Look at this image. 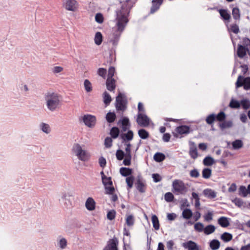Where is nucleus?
Segmentation results:
<instances>
[{
    "label": "nucleus",
    "mask_w": 250,
    "mask_h": 250,
    "mask_svg": "<svg viewBox=\"0 0 250 250\" xmlns=\"http://www.w3.org/2000/svg\"><path fill=\"white\" fill-rule=\"evenodd\" d=\"M130 0H126L125 3L122 5L121 9H117L116 11L117 31H123L128 22V17L132 5L129 6L126 3L128 2Z\"/></svg>",
    "instance_id": "f257e3e1"
},
{
    "label": "nucleus",
    "mask_w": 250,
    "mask_h": 250,
    "mask_svg": "<svg viewBox=\"0 0 250 250\" xmlns=\"http://www.w3.org/2000/svg\"><path fill=\"white\" fill-rule=\"evenodd\" d=\"M44 99L49 110L54 111L59 107L61 100L57 93L51 91L47 92L45 94Z\"/></svg>",
    "instance_id": "f03ea898"
},
{
    "label": "nucleus",
    "mask_w": 250,
    "mask_h": 250,
    "mask_svg": "<svg viewBox=\"0 0 250 250\" xmlns=\"http://www.w3.org/2000/svg\"><path fill=\"white\" fill-rule=\"evenodd\" d=\"M172 187V191L176 195H185L188 191L187 185L181 180H174Z\"/></svg>",
    "instance_id": "7ed1b4c3"
},
{
    "label": "nucleus",
    "mask_w": 250,
    "mask_h": 250,
    "mask_svg": "<svg viewBox=\"0 0 250 250\" xmlns=\"http://www.w3.org/2000/svg\"><path fill=\"white\" fill-rule=\"evenodd\" d=\"M72 151L78 159L81 161H87L90 157V155L88 152L83 149L79 144H74Z\"/></svg>",
    "instance_id": "20e7f679"
},
{
    "label": "nucleus",
    "mask_w": 250,
    "mask_h": 250,
    "mask_svg": "<svg viewBox=\"0 0 250 250\" xmlns=\"http://www.w3.org/2000/svg\"><path fill=\"white\" fill-rule=\"evenodd\" d=\"M71 197H72V194L70 192H62L58 196L59 204L62 207L65 208H70L71 205L70 198Z\"/></svg>",
    "instance_id": "39448f33"
},
{
    "label": "nucleus",
    "mask_w": 250,
    "mask_h": 250,
    "mask_svg": "<svg viewBox=\"0 0 250 250\" xmlns=\"http://www.w3.org/2000/svg\"><path fill=\"white\" fill-rule=\"evenodd\" d=\"M235 85L236 88L243 86L245 90L250 89V77L244 78L241 75L239 76Z\"/></svg>",
    "instance_id": "423d86ee"
},
{
    "label": "nucleus",
    "mask_w": 250,
    "mask_h": 250,
    "mask_svg": "<svg viewBox=\"0 0 250 250\" xmlns=\"http://www.w3.org/2000/svg\"><path fill=\"white\" fill-rule=\"evenodd\" d=\"M116 107L118 110L124 111L126 108V99L125 95L119 92L116 99Z\"/></svg>",
    "instance_id": "0eeeda50"
},
{
    "label": "nucleus",
    "mask_w": 250,
    "mask_h": 250,
    "mask_svg": "<svg viewBox=\"0 0 250 250\" xmlns=\"http://www.w3.org/2000/svg\"><path fill=\"white\" fill-rule=\"evenodd\" d=\"M136 122L140 126L146 127L149 125L150 119L146 115L140 113L138 114Z\"/></svg>",
    "instance_id": "6e6552de"
},
{
    "label": "nucleus",
    "mask_w": 250,
    "mask_h": 250,
    "mask_svg": "<svg viewBox=\"0 0 250 250\" xmlns=\"http://www.w3.org/2000/svg\"><path fill=\"white\" fill-rule=\"evenodd\" d=\"M82 120L86 126L90 128L95 126L96 119L94 116L89 114L84 115L82 117Z\"/></svg>",
    "instance_id": "1a4fd4ad"
},
{
    "label": "nucleus",
    "mask_w": 250,
    "mask_h": 250,
    "mask_svg": "<svg viewBox=\"0 0 250 250\" xmlns=\"http://www.w3.org/2000/svg\"><path fill=\"white\" fill-rule=\"evenodd\" d=\"M63 6L67 10L75 11L78 8V3L76 0H65Z\"/></svg>",
    "instance_id": "9d476101"
},
{
    "label": "nucleus",
    "mask_w": 250,
    "mask_h": 250,
    "mask_svg": "<svg viewBox=\"0 0 250 250\" xmlns=\"http://www.w3.org/2000/svg\"><path fill=\"white\" fill-rule=\"evenodd\" d=\"M118 240L116 237H114L112 239L109 240L107 245L104 248L103 250H118L117 245Z\"/></svg>",
    "instance_id": "9b49d317"
},
{
    "label": "nucleus",
    "mask_w": 250,
    "mask_h": 250,
    "mask_svg": "<svg viewBox=\"0 0 250 250\" xmlns=\"http://www.w3.org/2000/svg\"><path fill=\"white\" fill-rule=\"evenodd\" d=\"M182 246L188 250H200V247L195 242L191 240L183 243Z\"/></svg>",
    "instance_id": "f8f14e48"
},
{
    "label": "nucleus",
    "mask_w": 250,
    "mask_h": 250,
    "mask_svg": "<svg viewBox=\"0 0 250 250\" xmlns=\"http://www.w3.org/2000/svg\"><path fill=\"white\" fill-rule=\"evenodd\" d=\"M189 155L192 159H195L198 156L196 145L195 144V143H194L193 142H189Z\"/></svg>",
    "instance_id": "ddd939ff"
},
{
    "label": "nucleus",
    "mask_w": 250,
    "mask_h": 250,
    "mask_svg": "<svg viewBox=\"0 0 250 250\" xmlns=\"http://www.w3.org/2000/svg\"><path fill=\"white\" fill-rule=\"evenodd\" d=\"M164 0H152V6L150 8L149 14H153L157 11L162 4Z\"/></svg>",
    "instance_id": "4468645a"
},
{
    "label": "nucleus",
    "mask_w": 250,
    "mask_h": 250,
    "mask_svg": "<svg viewBox=\"0 0 250 250\" xmlns=\"http://www.w3.org/2000/svg\"><path fill=\"white\" fill-rule=\"evenodd\" d=\"M56 246L62 250L66 249L67 246V240L65 238L61 236L58 237L57 240Z\"/></svg>",
    "instance_id": "2eb2a0df"
},
{
    "label": "nucleus",
    "mask_w": 250,
    "mask_h": 250,
    "mask_svg": "<svg viewBox=\"0 0 250 250\" xmlns=\"http://www.w3.org/2000/svg\"><path fill=\"white\" fill-rule=\"evenodd\" d=\"M121 137L123 140V143L128 142L132 140L133 138V132L131 130H129L126 133L122 134Z\"/></svg>",
    "instance_id": "dca6fc26"
},
{
    "label": "nucleus",
    "mask_w": 250,
    "mask_h": 250,
    "mask_svg": "<svg viewBox=\"0 0 250 250\" xmlns=\"http://www.w3.org/2000/svg\"><path fill=\"white\" fill-rule=\"evenodd\" d=\"M85 207L88 210H93L95 208V202L91 197L87 198L85 202Z\"/></svg>",
    "instance_id": "f3484780"
},
{
    "label": "nucleus",
    "mask_w": 250,
    "mask_h": 250,
    "mask_svg": "<svg viewBox=\"0 0 250 250\" xmlns=\"http://www.w3.org/2000/svg\"><path fill=\"white\" fill-rule=\"evenodd\" d=\"M40 129L44 133L46 134H49L51 131L50 125L45 123H41L39 125Z\"/></svg>",
    "instance_id": "a211bd4d"
},
{
    "label": "nucleus",
    "mask_w": 250,
    "mask_h": 250,
    "mask_svg": "<svg viewBox=\"0 0 250 250\" xmlns=\"http://www.w3.org/2000/svg\"><path fill=\"white\" fill-rule=\"evenodd\" d=\"M107 89L112 91L115 88V80L114 79H107L106 82Z\"/></svg>",
    "instance_id": "6ab92c4d"
},
{
    "label": "nucleus",
    "mask_w": 250,
    "mask_h": 250,
    "mask_svg": "<svg viewBox=\"0 0 250 250\" xmlns=\"http://www.w3.org/2000/svg\"><path fill=\"white\" fill-rule=\"evenodd\" d=\"M218 223L223 228H226L229 225V222L226 217H221L218 219Z\"/></svg>",
    "instance_id": "aec40b11"
},
{
    "label": "nucleus",
    "mask_w": 250,
    "mask_h": 250,
    "mask_svg": "<svg viewBox=\"0 0 250 250\" xmlns=\"http://www.w3.org/2000/svg\"><path fill=\"white\" fill-rule=\"evenodd\" d=\"M176 131L180 134H188L189 132V128L187 125H181L176 128Z\"/></svg>",
    "instance_id": "412c9836"
},
{
    "label": "nucleus",
    "mask_w": 250,
    "mask_h": 250,
    "mask_svg": "<svg viewBox=\"0 0 250 250\" xmlns=\"http://www.w3.org/2000/svg\"><path fill=\"white\" fill-rule=\"evenodd\" d=\"M203 193L206 197L210 199L214 198L216 196V192L210 189H205Z\"/></svg>",
    "instance_id": "4be33fe9"
},
{
    "label": "nucleus",
    "mask_w": 250,
    "mask_h": 250,
    "mask_svg": "<svg viewBox=\"0 0 250 250\" xmlns=\"http://www.w3.org/2000/svg\"><path fill=\"white\" fill-rule=\"evenodd\" d=\"M132 169L127 167H121L120 169V172L121 174L125 177L128 176L131 174Z\"/></svg>",
    "instance_id": "5701e85b"
},
{
    "label": "nucleus",
    "mask_w": 250,
    "mask_h": 250,
    "mask_svg": "<svg viewBox=\"0 0 250 250\" xmlns=\"http://www.w3.org/2000/svg\"><path fill=\"white\" fill-rule=\"evenodd\" d=\"M233 123L231 121H225L219 124V127L222 130L232 127Z\"/></svg>",
    "instance_id": "b1692460"
},
{
    "label": "nucleus",
    "mask_w": 250,
    "mask_h": 250,
    "mask_svg": "<svg viewBox=\"0 0 250 250\" xmlns=\"http://www.w3.org/2000/svg\"><path fill=\"white\" fill-rule=\"evenodd\" d=\"M220 246V242L216 239H213L210 242L209 247L212 250H218Z\"/></svg>",
    "instance_id": "393cba45"
},
{
    "label": "nucleus",
    "mask_w": 250,
    "mask_h": 250,
    "mask_svg": "<svg viewBox=\"0 0 250 250\" xmlns=\"http://www.w3.org/2000/svg\"><path fill=\"white\" fill-rule=\"evenodd\" d=\"M137 189L141 193L145 191V184L140 180L138 179L136 184Z\"/></svg>",
    "instance_id": "a878e982"
},
{
    "label": "nucleus",
    "mask_w": 250,
    "mask_h": 250,
    "mask_svg": "<svg viewBox=\"0 0 250 250\" xmlns=\"http://www.w3.org/2000/svg\"><path fill=\"white\" fill-rule=\"evenodd\" d=\"M153 227L155 230H158L160 228L159 221L156 215H153L151 217Z\"/></svg>",
    "instance_id": "bb28decb"
},
{
    "label": "nucleus",
    "mask_w": 250,
    "mask_h": 250,
    "mask_svg": "<svg viewBox=\"0 0 250 250\" xmlns=\"http://www.w3.org/2000/svg\"><path fill=\"white\" fill-rule=\"evenodd\" d=\"M246 54V49L242 45H239L237 49V54L239 57L242 58Z\"/></svg>",
    "instance_id": "cd10ccee"
},
{
    "label": "nucleus",
    "mask_w": 250,
    "mask_h": 250,
    "mask_svg": "<svg viewBox=\"0 0 250 250\" xmlns=\"http://www.w3.org/2000/svg\"><path fill=\"white\" fill-rule=\"evenodd\" d=\"M154 160L157 162H161L165 160V155L160 152H157L153 156Z\"/></svg>",
    "instance_id": "c85d7f7f"
},
{
    "label": "nucleus",
    "mask_w": 250,
    "mask_h": 250,
    "mask_svg": "<svg viewBox=\"0 0 250 250\" xmlns=\"http://www.w3.org/2000/svg\"><path fill=\"white\" fill-rule=\"evenodd\" d=\"M214 163V159L210 156L205 157L203 160V164L206 166H212Z\"/></svg>",
    "instance_id": "c756f323"
},
{
    "label": "nucleus",
    "mask_w": 250,
    "mask_h": 250,
    "mask_svg": "<svg viewBox=\"0 0 250 250\" xmlns=\"http://www.w3.org/2000/svg\"><path fill=\"white\" fill-rule=\"evenodd\" d=\"M215 227L212 225H209L206 227L204 229V233L206 235H209L214 232Z\"/></svg>",
    "instance_id": "7c9ffc66"
},
{
    "label": "nucleus",
    "mask_w": 250,
    "mask_h": 250,
    "mask_svg": "<svg viewBox=\"0 0 250 250\" xmlns=\"http://www.w3.org/2000/svg\"><path fill=\"white\" fill-rule=\"evenodd\" d=\"M232 238V235L228 232H224L221 236V239L225 242L230 241Z\"/></svg>",
    "instance_id": "2f4dec72"
},
{
    "label": "nucleus",
    "mask_w": 250,
    "mask_h": 250,
    "mask_svg": "<svg viewBox=\"0 0 250 250\" xmlns=\"http://www.w3.org/2000/svg\"><path fill=\"white\" fill-rule=\"evenodd\" d=\"M138 135L142 139H146L149 137V133L144 129L138 130Z\"/></svg>",
    "instance_id": "473e14b6"
},
{
    "label": "nucleus",
    "mask_w": 250,
    "mask_h": 250,
    "mask_svg": "<svg viewBox=\"0 0 250 250\" xmlns=\"http://www.w3.org/2000/svg\"><path fill=\"white\" fill-rule=\"evenodd\" d=\"M211 169L209 168H205L202 171V176L205 179H208L211 175Z\"/></svg>",
    "instance_id": "72a5a7b5"
},
{
    "label": "nucleus",
    "mask_w": 250,
    "mask_h": 250,
    "mask_svg": "<svg viewBox=\"0 0 250 250\" xmlns=\"http://www.w3.org/2000/svg\"><path fill=\"white\" fill-rule=\"evenodd\" d=\"M182 216L184 218L189 219L192 216V212L190 209L186 208L183 211Z\"/></svg>",
    "instance_id": "f704fd0d"
},
{
    "label": "nucleus",
    "mask_w": 250,
    "mask_h": 250,
    "mask_svg": "<svg viewBox=\"0 0 250 250\" xmlns=\"http://www.w3.org/2000/svg\"><path fill=\"white\" fill-rule=\"evenodd\" d=\"M102 41L103 36L101 32H96L94 38L95 43L97 45H99L101 44Z\"/></svg>",
    "instance_id": "c9c22d12"
},
{
    "label": "nucleus",
    "mask_w": 250,
    "mask_h": 250,
    "mask_svg": "<svg viewBox=\"0 0 250 250\" xmlns=\"http://www.w3.org/2000/svg\"><path fill=\"white\" fill-rule=\"evenodd\" d=\"M103 99L104 102L106 105H108L111 101V97L106 91L103 94Z\"/></svg>",
    "instance_id": "e433bc0d"
},
{
    "label": "nucleus",
    "mask_w": 250,
    "mask_h": 250,
    "mask_svg": "<svg viewBox=\"0 0 250 250\" xmlns=\"http://www.w3.org/2000/svg\"><path fill=\"white\" fill-rule=\"evenodd\" d=\"M219 13L222 18L225 20H229L230 18V15L226 10L220 9Z\"/></svg>",
    "instance_id": "4c0bfd02"
},
{
    "label": "nucleus",
    "mask_w": 250,
    "mask_h": 250,
    "mask_svg": "<svg viewBox=\"0 0 250 250\" xmlns=\"http://www.w3.org/2000/svg\"><path fill=\"white\" fill-rule=\"evenodd\" d=\"M232 145L234 149H238L243 146V144L241 140H236L232 142Z\"/></svg>",
    "instance_id": "58836bf2"
},
{
    "label": "nucleus",
    "mask_w": 250,
    "mask_h": 250,
    "mask_svg": "<svg viewBox=\"0 0 250 250\" xmlns=\"http://www.w3.org/2000/svg\"><path fill=\"white\" fill-rule=\"evenodd\" d=\"M102 182L104 187L106 186H112V182L110 177H107L106 176H102Z\"/></svg>",
    "instance_id": "ea45409f"
},
{
    "label": "nucleus",
    "mask_w": 250,
    "mask_h": 250,
    "mask_svg": "<svg viewBox=\"0 0 250 250\" xmlns=\"http://www.w3.org/2000/svg\"><path fill=\"white\" fill-rule=\"evenodd\" d=\"M232 14L235 20H239L240 17V10L238 8L234 7L232 9Z\"/></svg>",
    "instance_id": "a19ab883"
},
{
    "label": "nucleus",
    "mask_w": 250,
    "mask_h": 250,
    "mask_svg": "<svg viewBox=\"0 0 250 250\" xmlns=\"http://www.w3.org/2000/svg\"><path fill=\"white\" fill-rule=\"evenodd\" d=\"M116 118L115 113L108 112L106 116V119L108 123H112L114 121Z\"/></svg>",
    "instance_id": "79ce46f5"
},
{
    "label": "nucleus",
    "mask_w": 250,
    "mask_h": 250,
    "mask_svg": "<svg viewBox=\"0 0 250 250\" xmlns=\"http://www.w3.org/2000/svg\"><path fill=\"white\" fill-rule=\"evenodd\" d=\"M229 106L232 108H239L240 106V103L236 100L231 99Z\"/></svg>",
    "instance_id": "37998d69"
},
{
    "label": "nucleus",
    "mask_w": 250,
    "mask_h": 250,
    "mask_svg": "<svg viewBox=\"0 0 250 250\" xmlns=\"http://www.w3.org/2000/svg\"><path fill=\"white\" fill-rule=\"evenodd\" d=\"M119 129L116 127H113L110 130V134L113 138H116L119 136Z\"/></svg>",
    "instance_id": "c03bdc74"
},
{
    "label": "nucleus",
    "mask_w": 250,
    "mask_h": 250,
    "mask_svg": "<svg viewBox=\"0 0 250 250\" xmlns=\"http://www.w3.org/2000/svg\"><path fill=\"white\" fill-rule=\"evenodd\" d=\"M134 223V219L132 215H128L126 218V224L128 226H132Z\"/></svg>",
    "instance_id": "a18cd8bd"
},
{
    "label": "nucleus",
    "mask_w": 250,
    "mask_h": 250,
    "mask_svg": "<svg viewBox=\"0 0 250 250\" xmlns=\"http://www.w3.org/2000/svg\"><path fill=\"white\" fill-rule=\"evenodd\" d=\"M131 154H125V158L124 160L123 164L125 166H130L131 164Z\"/></svg>",
    "instance_id": "49530a36"
},
{
    "label": "nucleus",
    "mask_w": 250,
    "mask_h": 250,
    "mask_svg": "<svg viewBox=\"0 0 250 250\" xmlns=\"http://www.w3.org/2000/svg\"><path fill=\"white\" fill-rule=\"evenodd\" d=\"M125 154L124 152L121 149H118L116 151V156L117 159L118 160H122L123 159L124 157H125Z\"/></svg>",
    "instance_id": "de8ad7c7"
},
{
    "label": "nucleus",
    "mask_w": 250,
    "mask_h": 250,
    "mask_svg": "<svg viewBox=\"0 0 250 250\" xmlns=\"http://www.w3.org/2000/svg\"><path fill=\"white\" fill-rule=\"evenodd\" d=\"M194 229L199 232H202L203 230L204 231L205 228H204V225L200 222L196 223L194 225Z\"/></svg>",
    "instance_id": "09e8293b"
},
{
    "label": "nucleus",
    "mask_w": 250,
    "mask_h": 250,
    "mask_svg": "<svg viewBox=\"0 0 250 250\" xmlns=\"http://www.w3.org/2000/svg\"><path fill=\"white\" fill-rule=\"evenodd\" d=\"M248 190L244 186H241L239 188V195L244 197H246L248 194Z\"/></svg>",
    "instance_id": "8fccbe9b"
},
{
    "label": "nucleus",
    "mask_w": 250,
    "mask_h": 250,
    "mask_svg": "<svg viewBox=\"0 0 250 250\" xmlns=\"http://www.w3.org/2000/svg\"><path fill=\"white\" fill-rule=\"evenodd\" d=\"M84 86L86 92H89L92 90L91 83L88 80H84Z\"/></svg>",
    "instance_id": "3c124183"
},
{
    "label": "nucleus",
    "mask_w": 250,
    "mask_h": 250,
    "mask_svg": "<svg viewBox=\"0 0 250 250\" xmlns=\"http://www.w3.org/2000/svg\"><path fill=\"white\" fill-rule=\"evenodd\" d=\"M241 104L243 106V108L245 109H247L250 108V101L247 99L242 100L241 101Z\"/></svg>",
    "instance_id": "603ef678"
},
{
    "label": "nucleus",
    "mask_w": 250,
    "mask_h": 250,
    "mask_svg": "<svg viewBox=\"0 0 250 250\" xmlns=\"http://www.w3.org/2000/svg\"><path fill=\"white\" fill-rule=\"evenodd\" d=\"M165 199L167 202H172L174 199V196L171 192H167L165 195Z\"/></svg>",
    "instance_id": "864d4df0"
},
{
    "label": "nucleus",
    "mask_w": 250,
    "mask_h": 250,
    "mask_svg": "<svg viewBox=\"0 0 250 250\" xmlns=\"http://www.w3.org/2000/svg\"><path fill=\"white\" fill-rule=\"evenodd\" d=\"M215 115L214 114L208 115L206 118V122L209 125L212 124L215 121Z\"/></svg>",
    "instance_id": "5fc2aeb1"
},
{
    "label": "nucleus",
    "mask_w": 250,
    "mask_h": 250,
    "mask_svg": "<svg viewBox=\"0 0 250 250\" xmlns=\"http://www.w3.org/2000/svg\"><path fill=\"white\" fill-rule=\"evenodd\" d=\"M134 178L133 176L128 177L126 178V182L127 186L129 188H131L133 187V182Z\"/></svg>",
    "instance_id": "6e6d98bb"
},
{
    "label": "nucleus",
    "mask_w": 250,
    "mask_h": 250,
    "mask_svg": "<svg viewBox=\"0 0 250 250\" xmlns=\"http://www.w3.org/2000/svg\"><path fill=\"white\" fill-rule=\"evenodd\" d=\"M95 21L99 23H102L104 21L103 15L100 13H97L95 17Z\"/></svg>",
    "instance_id": "4d7b16f0"
},
{
    "label": "nucleus",
    "mask_w": 250,
    "mask_h": 250,
    "mask_svg": "<svg viewBox=\"0 0 250 250\" xmlns=\"http://www.w3.org/2000/svg\"><path fill=\"white\" fill-rule=\"evenodd\" d=\"M226 117L225 113L224 112L221 111L218 113L216 116H215V118H216L217 121L222 122L225 120Z\"/></svg>",
    "instance_id": "13d9d810"
},
{
    "label": "nucleus",
    "mask_w": 250,
    "mask_h": 250,
    "mask_svg": "<svg viewBox=\"0 0 250 250\" xmlns=\"http://www.w3.org/2000/svg\"><path fill=\"white\" fill-rule=\"evenodd\" d=\"M116 214V211L112 209L109 211L107 214V218L110 220H112L115 218Z\"/></svg>",
    "instance_id": "bf43d9fd"
},
{
    "label": "nucleus",
    "mask_w": 250,
    "mask_h": 250,
    "mask_svg": "<svg viewBox=\"0 0 250 250\" xmlns=\"http://www.w3.org/2000/svg\"><path fill=\"white\" fill-rule=\"evenodd\" d=\"M112 140L110 137H106L104 140V145L107 147H110L112 146Z\"/></svg>",
    "instance_id": "052dcab7"
},
{
    "label": "nucleus",
    "mask_w": 250,
    "mask_h": 250,
    "mask_svg": "<svg viewBox=\"0 0 250 250\" xmlns=\"http://www.w3.org/2000/svg\"><path fill=\"white\" fill-rule=\"evenodd\" d=\"M106 194H112L114 191V188L112 186H106L105 187Z\"/></svg>",
    "instance_id": "680f3d73"
},
{
    "label": "nucleus",
    "mask_w": 250,
    "mask_h": 250,
    "mask_svg": "<svg viewBox=\"0 0 250 250\" xmlns=\"http://www.w3.org/2000/svg\"><path fill=\"white\" fill-rule=\"evenodd\" d=\"M233 202L235 204L236 206L238 207H242L243 206L244 202L242 200L239 198H236L233 201Z\"/></svg>",
    "instance_id": "e2e57ef3"
},
{
    "label": "nucleus",
    "mask_w": 250,
    "mask_h": 250,
    "mask_svg": "<svg viewBox=\"0 0 250 250\" xmlns=\"http://www.w3.org/2000/svg\"><path fill=\"white\" fill-rule=\"evenodd\" d=\"M115 73V68L113 67H110L108 69L107 79H113V77Z\"/></svg>",
    "instance_id": "0e129e2a"
},
{
    "label": "nucleus",
    "mask_w": 250,
    "mask_h": 250,
    "mask_svg": "<svg viewBox=\"0 0 250 250\" xmlns=\"http://www.w3.org/2000/svg\"><path fill=\"white\" fill-rule=\"evenodd\" d=\"M106 73V70L103 68H100L98 70V74L99 76L104 78Z\"/></svg>",
    "instance_id": "69168bd1"
},
{
    "label": "nucleus",
    "mask_w": 250,
    "mask_h": 250,
    "mask_svg": "<svg viewBox=\"0 0 250 250\" xmlns=\"http://www.w3.org/2000/svg\"><path fill=\"white\" fill-rule=\"evenodd\" d=\"M63 68L62 66H56L52 68V72L54 74H57L62 72Z\"/></svg>",
    "instance_id": "338daca9"
},
{
    "label": "nucleus",
    "mask_w": 250,
    "mask_h": 250,
    "mask_svg": "<svg viewBox=\"0 0 250 250\" xmlns=\"http://www.w3.org/2000/svg\"><path fill=\"white\" fill-rule=\"evenodd\" d=\"M125 145L126 146L125 148V154H131V144L128 142L124 143Z\"/></svg>",
    "instance_id": "774afa93"
}]
</instances>
